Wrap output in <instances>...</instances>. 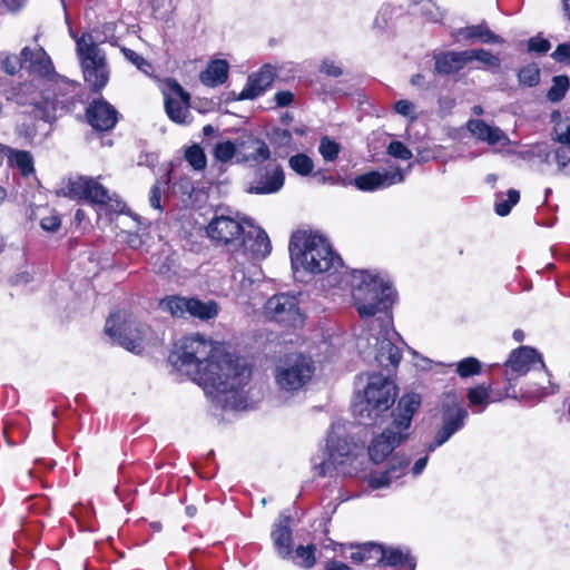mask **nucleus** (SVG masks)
<instances>
[{"label":"nucleus","mask_w":570,"mask_h":570,"mask_svg":"<svg viewBox=\"0 0 570 570\" xmlns=\"http://www.w3.org/2000/svg\"><path fill=\"white\" fill-rule=\"evenodd\" d=\"M169 360L224 407L235 411L249 407L244 387L252 371L244 358L226 353L197 334L184 337Z\"/></svg>","instance_id":"obj_1"},{"label":"nucleus","mask_w":570,"mask_h":570,"mask_svg":"<svg viewBox=\"0 0 570 570\" xmlns=\"http://www.w3.org/2000/svg\"><path fill=\"white\" fill-rule=\"evenodd\" d=\"M354 306L362 318L385 314L377 334L357 340V348L364 358L373 357L381 367L397 366L402 358L397 342L401 336L391 327L392 318L387 314L395 301V292L390 281L380 273L354 271L351 276Z\"/></svg>","instance_id":"obj_2"},{"label":"nucleus","mask_w":570,"mask_h":570,"mask_svg":"<svg viewBox=\"0 0 570 570\" xmlns=\"http://www.w3.org/2000/svg\"><path fill=\"white\" fill-rule=\"evenodd\" d=\"M207 237L216 245L225 247L232 253L229 264L240 265L234 267L232 277L238 282L239 292L247 296L254 281L245 275L246 259H264L272 249L268 235L264 229L254 226L250 219L235 216L228 210H216L206 226Z\"/></svg>","instance_id":"obj_3"},{"label":"nucleus","mask_w":570,"mask_h":570,"mask_svg":"<svg viewBox=\"0 0 570 570\" xmlns=\"http://www.w3.org/2000/svg\"><path fill=\"white\" fill-rule=\"evenodd\" d=\"M293 268L302 267L309 273H325L342 266V259L334 253L328 240L318 234L297 232L289 242Z\"/></svg>","instance_id":"obj_4"},{"label":"nucleus","mask_w":570,"mask_h":570,"mask_svg":"<svg viewBox=\"0 0 570 570\" xmlns=\"http://www.w3.org/2000/svg\"><path fill=\"white\" fill-rule=\"evenodd\" d=\"M421 404V397L416 393L403 395L396 409L392 412V423L376 435L370 448L368 455L375 463H380L393 452V450L410 436L413 416Z\"/></svg>","instance_id":"obj_5"},{"label":"nucleus","mask_w":570,"mask_h":570,"mask_svg":"<svg viewBox=\"0 0 570 570\" xmlns=\"http://www.w3.org/2000/svg\"><path fill=\"white\" fill-rule=\"evenodd\" d=\"M70 36L76 42V55L86 83L91 91L99 92L110 77L106 52L99 47L101 41L92 32L78 36L70 31Z\"/></svg>","instance_id":"obj_6"},{"label":"nucleus","mask_w":570,"mask_h":570,"mask_svg":"<svg viewBox=\"0 0 570 570\" xmlns=\"http://www.w3.org/2000/svg\"><path fill=\"white\" fill-rule=\"evenodd\" d=\"M396 397V386L386 376L373 374L368 377L364 394H358L352 410L360 424L376 423L380 414L391 407Z\"/></svg>","instance_id":"obj_7"},{"label":"nucleus","mask_w":570,"mask_h":570,"mask_svg":"<svg viewBox=\"0 0 570 570\" xmlns=\"http://www.w3.org/2000/svg\"><path fill=\"white\" fill-rule=\"evenodd\" d=\"M58 194L72 200H86L90 204L108 206L115 212H121L124 207L120 200L114 199L105 186L96 178L88 176L76 175L63 179Z\"/></svg>","instance_id":"obj_8"},{"label":"nucleus","mask_w":570,"mask_h":570,"mask_svg":"<svg viewBox=\"0 0 570 570\" xmlns=\"http://www.w3.org/2000/svg\"><path fill=\"white\" fill-rule=\"evenodd\" d=\"M314 362L303 354H289L278 362L274 371L275 384L284 393L302 390L313 377Z\"/></svg>","instance_id":"obj_9"},{"label":"nucleus","mask_w":570,"mask_h":570,"mask_svg":"<svg viewBox=\"0 0 570 570\" xmlns=\"http://www.w3.org/2000/svg\"><path fill=\"white\" fill-rule=\"evenodd\" d=\"M442 426L436 432L434 441L430 443L426 451L433 452L444 444L451 436L461 430L468 417V411L462 405L461 397L455 393H446L441 405Z\"/></svg>","instance_id":"obj_10"},{"label":"nucleus","mask_w":570,"mask_h":570,"mask_svg":"<svg viewBox=\"0 0 570 570\" xmlns=\"http://www.w3.org/2000/svg\"><path fill=\"white\" fill-rule=\"evenodd\" d=\"M105 332L120 346L130 352L138 353L141 350L142 325L125 312H117L109 316Z\"/></svg>","instance_id":"obj_11"},{"label":"nucleus","mask_w":570,"mask_h":570,"mask_svg":"<svg viewBox=\"0 0 570 570\" xmlns=\"http://www.w3.org/2000/svg\"><path fill=\"white\" fill-rule=\"evenodd\" d=\"M265 316L286 327H298L304 323V314L296 295L279 293L269 297L264 305Z\"/></svg>","instance_id":"obj_12"},{"label":"nucleus","mask_w":570,"mask_h":570,"mask_svg":"<svg viewBox=\"0 0 570 570\" xmlns=\"http://www.w3.org/2000/svg\"><path fill=\"white\" fill-rule=\"evenodd\" d=\"M530 371H543L547 375L542 356L530 346H521L512 351L504 363V376L508 389L512 387L519 377Z\"/></svg>","instance_id":"obj_13"},{"label":"nucleus","mask_w":570,"mask_h":570,"mask_svg":"<svg viewBox=\"0 0 570 570\" xmlns=\"http://www.w3.org/2000/svg\"><path fill=\"white\" fill-rule=\"evenodd\" d=\"M21 56L23 68L27 69L29 73L45 78L49 81H55V87L59 90L66 87H71V85L65 79H57L52 61L42 47H23L21 49Z\"/></svg>","instance_id":"obj_14"},{"label":"nucleus","mask_w":570,"mask_h":570,"mask_svg":"<svg viewBox=\"0 0 570 570\" xmlns=\"http://www.w3.org/2000/svg\"><path fill=\"white\" fill-rule=\"evenodd\" d=\"M163 92L169 119L177 124H188L190 121L189 94L174 79L165 82Z\"/></svg>","instance_id":"obj_15"},{"label":"nucleus","mask_w":570,"mask_h":570,"mask_svg":"<svg viewBox=\"0 0 570 570\" xmlns=\"http://www.w3.org/2000/svg\"><path fill=\"white\" fill-rule=\"evenodd\" d=\"M325 458L317 462L313 459L314 470L320 476L331 475L333 470L343 465L351 455V444L334 433L326 441Z\"/></svg>","instance_id":"obj_16"},{"label":"nucleus","mask_w":570,"mask_h":570,"mask_svg":"<svg viewBox=\"0 0 570 570\" xmlns=\"http://www.w3.org/2000/svg\"><path fill=\"white\" fill-rule=\"evenodd\" d=\"M404 180V174L400 168L395 170H373L354 178V185L363 191H374L376 189L390 187Z\"/></svg>","instance_id":"obj_17"},{"label":"nucleus","mask_w":570,"mask_h":570,"mask_svg":"<svg viewBox=\"0 0 570 570\" xmlns=\"http://www.w3.org/2000/svg\"><path fill=\"white\" fill-rule=\"evenodd\" d=\"M87 119L92 128L101 131L110 130L118 121V112L104 99L94 100L87 108Z\"/></svg>","instance_id":"obj_18"},{"label":"nucleus","mask_w":570,"mask_h":570,"mask_svg":"<svg viewBox=\"0 0 570 570\" xmlns=\"http://www.w3.org/2000/svg\"><path fill=\"white\" fill-rule=\"evenodd\" d=\"M271 158L267 144L256 137L239 138L238 164L257 166Z\"/></svg>","instance_id":"obj_19"},{"label":"nucleus","mask_w":570,"mask_h":570,"mask_svg":"<svg viewBox=\"0 0 570 570\" xmlns=\"http://www.w3.org/2000/svg\"><path fill=\"white\" fill-rule=\"evenodd\" d=\"M284 181V170L279 165H276L266 168L265 171L257 177L256 181L248 187L247 191L257 195L274 194L283 188Z\"/></svg>","instance_id":"obj_20"},{"label":"nucleus","mask_w":570,"mask_h":570,"mask_svg":"<svg viewBox=\"0 0 570 570\" xmlns=\"http://www.w3.org/2000/svg\"><path fill=\"white\" fill-rule=\"evenodd\" d=\"M275 78L272 67L265 66L258 72L248 76L247 82L239 92L238 100H248L259 97L267 88L271 87Z\"/></svg>","instance_id":"obj_21"},{"label":"nucleus","mask_w":570,"mask_h":570,"mask_svg":"<svg viewBox=\"0 0 570 570\" xmlns=\"http://www.w3.org/2000/svg\"><path fill=\"white\" fill-rule=\"evenodd\" d=\"M554 136L556 141L559 142L553 153L558 173L570 177V125L564 128L558 125L554 128Z\"/></svg>","instance_id":"obj_22"},{"label":"nucleus","mask_w":570,"mask_h":570,"mask_svg":"<svg viewBox=\"0 0 570 570\" xmlns=\"http://www.w3.org/2000/svg\"><path fill=\"white\" fill-rule=\"evenodd\" d=\"M291 515L282 513L278 522L274 524L272 530V539L277 553L282 558H288L293 552V538L289 528Z\"/></svg>","instance_id":"obj_23"},{"label":"nucleus","mask_w":570,"mask_h":570,"mask_svg":"<svg viewBox=\"0 0 570 570\" xmlns=\"http://www.w3.org/2000/svg\"><path fill=\"white\" fill-rule=\"evenodd\" d=\"M452 37L456 42L478 40L482 43H503L504 40L492 32L485 22L459 28L452 31Z\"/></svg>","instance_id":"obj_24"},{"label":"nucleus","mask_w":570,"mask_h":570,"mask_svg":"<svg viewBox=\"0 0 570 570\" xmlns=\"http://www.w3.org/2000/svg\"><path fill=\"white\" fill-rule=\"evenodd\" d=\"M466 128L476 139L491 146L509 142L508 136L499 127L490 126L482 119H470L466 122Z\"/></svg>","instance_id":"obj_25"},{"label":"nucleus","mask_w":570,"mask_h":570,"mask_svg":"<svg viewBox=\"0 0 570 570\" xmlns=\"http://www.w3.org/2000/svg\"><path fill=\"white\" fill-rule=\"evenodd\" d=\"M468 63V52L448 51L435 56V71L441 75H450L461 70Z\"/></svg>","instance_id":"obj_26"},{"label":"nucleus","mask_w":570,"mask_h":570,"mask_svg":"<svg viewBox=\"0 0 570 570\" xmlns=\"http://www.w3.org/2000/svg\"><path fill=\"white\" fill-rule=\"evenodd\" d=\"M409 463L407 460H399L391 463L386 471L372 474L368 479L370 487L372 489H381L390 485L392 481L405 474Z\"/></svg>","instance_id":"obj_27"},{"label":"nucleus","mask_w":570,"mask_h":570,"mask_svg":"<svg viewBox=\"0 0 570 570\" xmlns=\"http://www.w3.org/2000/svg\"><path fill=\"white\" fill-rule=\"evenodd\" d=\"M228 77V65L224 60L212 61L200 73V80L208 87H216L226 81Z\"/></svg>","instance_id":"obj_28"},{"label":"nucleus","mask_w":570,"mask_h":570,"mask_svg":"<svg viewBox=\"0 0 570 570\" xmlns=\"http://www.w3.org/2000/svg\"><path fill=\"white\" fill-rule=\"evenodd\" d=\"M67 102L68 100L59 99L57 94H55L53 97L47 95L43 97V101L35 104V116L47 122H51L56 119L57 109L65 107Z\"/></svg>","instance_id":"obj_29"},{"label":"nucleus","mask_w":570,"mask_h":570,"mask_svg":"<svg viewBox=\"0 0 570 570\" xmlns=\"http://www.w3.org/2000/svg\"><path fill=\"white\" fill-rule=\"evenodd\" d=\"M219 307L215 301H200L198 298H189L188 315L202 321H209L218 315Z\"/></svg>","instance_id":"obj_30"},{"label":"nucleus","mask_w":570,"mask_h":570,"mask_svg":"<svg viewBox=\"0 0 570 570\" xmlns=\"http://www.w3.org/2000/svg\"><path fill=\"white\" fill-rule=\"evenodd\" d=\"M373 549L375 554L380 556L379 561L385 566L396 567L409 562L411 569L413 570L414 568V563L409 556L400 549H382L380 546H373Z\"/></svg>","instance_id":"obj_31"},{"label":"nucleus","mask_w":570,"mask_h":570,"mask_svg":"<svg viewBox=\"0 0 570 570\" xmlns=\"http://www.w3.org/2000/svg\"><path fill=\"white\" fill-rule=\"evenodd\" d=\"M159 308L175 317H185L188 315L189 298L171 295L159 302Z\"/></svg>","instance_id":"obj_32"},{"label":"nucleus","mask_w":570,"mask_h":570,"mask_svg":"<svg viewBox=\"0 0 570 570\" xmlns=\"http://www.w3.org/2000/svg\"><path fill=\"white\" fill-rule=\"evenodd\" d=\"M239 139L235 142L222 140L215 144L213 148L214 158L223 164L229 163L235 158L238 164Z\"/></svg>","instance_id":"obj_33"},{"label":"nucleus","mask_w":570,"mask_h":570,"mask_svg":"<svg viewBox=\"0 0 570 570\" xmlns=\"http://www.w3.org/2000/svg\"><path fill=\"white\" fill-rule=\"evenodd\" d=\"M491 397V386L476 385L469 390L468 400L470 405L473 407H478V412H482L485 410L487 405L490 402Z\"/></svg>","instance_id":"obj_34"},{"label":"nucleus","mask_w":570,"mask_h":570,"mask_svg":"<svg viewBox=\"0 0 570 570\" xmlns=\"http://www.w3.org/2000/svg\"><path fill=\"white\" fill-rule=\"evenodd\" d=\"M520 199V193L517 189H509L507 194V198H504L503 194L497 195L495 200V213L499 216H507L512 207L518 204Z\"/></svg>","instance_id":"obj_35"},{"label":"nucleus","mask_w":570,"mask_h":570,"mask_svg":"<svg viewBox=\"0 0 570 570\" xmlns=\"http://www.w3.org/2000/svg\"><path fill=\"white\" fill-rule=\"evenodd\" d=\"M9 161L12 166L17 167L23 176H28L33 173L32 156L28 151H13L9 156Z\"/></svg>","instance_id":"obj_36"},{"label":"nucleus","mask_w":570,"mask_h":570,"mask_svg":"<svg viewBox=\"0 0 570 570\" xmlns=\"http://www.w3.org/2000/svg\"><path fill=\"white\" fill-rule=\"evenodd\" d=\"M468 52V63L476 60L481 62L487 68H495L498 69L501 65V60L499 57L492 55L491 52L484 49H469Z\"/></svg>","instance_id":"obj_37"},{"label":"nucleus","mask_w":570,"mask_h":570,"mask_svg":"<svg viewBox=\"0 0 570 570\" xmlns=\"http://www.w3.org/2000/svg\"><path fill=\"white\" fill-rule=\"evenodd\" d=\"M0 67L10 76L17 75L23 68L21 53L17 56L7 51L0 52Z\"/></svg>","instance_id":"obj_38"},{"label":"nucleus","mask_w":570,"mask_h":570,"mask_svg":"<svg viewBox=\"0 0 570 570\" xmlns=\"http://www.w3.org/2000/svg\"><path fill=\"white\" fill-rule=\"evenodd\" d=\"M288 166L299 176H307L314 169V163L305 154H296L288 159Z\"/></svg>","instance_id":"obj_39"},{"label":"nucleus","mask_w":570,"mask_h":570,"mask_svg":"<svg viewBox=\"0 0 570 570\" xmlns=\"http://www.w3.org/2000/svg\"><path fill=\"white\" fill-rule=\"evenodd\" d=\"M570 87V80L567 76H556L552 79V86L549 89L547 97L550 101H560Z\"/></svg>","instance_id":"obj_40"},{"label":"nucleus","mask_w":570,"mask_h":570,"mask_svg":"<svg viewBox=\"0 0 570 570\" xmlns=\"http://www.w3.org/2000/svg\"><path fill=\"white\" fill-rule=\"evenodd\" d=\"M519 83L525 87H534L540 82V69L535 63L522 67L518 72Z\"/></svg>","instance_id":"obj_41"},{"label":"nucleus","mask_w":570,"mask_h":570,"mask_svg":"<svg viewBox=\"0 0 570 570\" xmlns=\"http://www.w3.org/2000/svg\"><path fill=\"white\" fill-rule=\"evenodd\" d=\"M414 13L422 14L428 20L436 21L440 17L439 9L432 0H412Z\"/></svg>","instance_id":"obj_42"},{"label":"nucleus","mask_w":570,"mask_h":570,"mask_svg":"<svg viewBox=\"0 0 570 570\" xmlns=\"http://www.w3.org/2000/svg\"><path fill=\"white\" fill-rule=\"evenodd\" d=\"M318 151L325 161H334L341 151V146L335 140L324 136L320 140Z\"/></svg>","instance_id":"obj_43"},{"label":"nucleus","mask_w":570,"mask_h":570,"mask_svg":"<svg viewBox=\"0 0 570 570\" xmlns=\"http://www.w3.org/2000/svg\"><path fill=\"white\" fill-rule=\"evenodd\" d=\"M481 372V362L475 357H466L456 363V373L461 377H469Z\"/></svg>","instance_id":"obj_44"},{"label":"nucleus","mask_w":570,"mask_h":570,"mask_svg":"<svg viewBox=\"0 0 570 570\" xmlns=\"http://www.w3.org/2000/svg\"><path fill=\"white\" fill-rule=\"evenodd\" d=\"M186 160L196 170H203L207 165V159L204 150L198 146L194 145L186 150Z\"/></svg>","instance_id":"obj_45"},{"label":"nucleus","mask_w":570,"mask_h":570,"mask_svg":"<svg viewBox=\"0 0 570 570\" xmlns=\"http://www.w3.org/2000/svg\"><path fill=\"white\" fill-rule=\"evenodd\" d=\"M295 558L298 559L296 563L304 568H311L315 563V546L307 547L299 546L295 550Z\"/></svg>","instance_id":"obj_46"},{"label":"nucleus","mask_w":570,"mask_h":570,"mask_svg":"<svg viewBox=\"0 0 570 570\" xmlns=\"http://www.w3.org/2000/svg\"><path fill=\"white\" fill-rule=\"evenodd\" d=\"M121 52L124 53V57L131 62L134 66L137 67L140 71L145 73H149L151 69V65L139 53L136 51L129 49V48H121Z\"/></svg>","instance_id":"obj_47"},{"label":"nucleus","mask_w":570,"mask_h":570,"mask_svg":"<svg viewBox=\"0 0 570 570\" xmlns=\"http://www.w3.org/2000/svg\"><path fill=\"white\" fill-rule=\"evenodd\" d=\"M387 154L394 158L409 160L412 158V151L401 141L393 140L387 146Z\"/></svg>","instance_id":"obj_48"},{"label":"nucleus","mask_w":570,"mask_h":570,"mask_svg":"<svg viewBox=\"0 0 570 570\" xmlns=\"http://www.w3.org/2000/svg\"><path fill=\"white\" fill-rule=\"evenodd\" d=\"M550 42L548 39L541 37H532L528 42L529 51H534L538 53H544L550 50Z\"/></svg>","instance_id":"obj_49"},{"label":"nucleus","mask_w":570,"mask_h":570,"mask_svg":"<svg viewBox=\"0 0 570 570\" xmlns=\"http://www.w3.org/2000/svg\"><path fill=\"white\" fill-rule=\"evenodd\" d=\"M320 71L330 77H334V78H337V77L342 76V73H343L342 68L338 65H336L335 61H333L332 59H328V58H325L322 61Z\"/></svg>","instance_id":"obj_50"},{"label":"nucleus","mask_w":570,"mask_h":570,"mask_svg":"<svg viewBox=\"0 0 570 570\" xmlns=\"http://www.w3.org/2000/svg\"><path fill=\"white\" fill-rule=\"evenodd\" d=\"M551 57L560 63H570V43H561L552 52Z\"/></svg>","instance_id":"obj_51"},{"label":"nucleus","mask_w":570,"mask_h":570,"mask_svg":"<svg viewBox=\"0 0 570 570\" xmlns=\"http://www.w3.org/2000/svg\"><path fill=\"white\" fill-rule=\"evenodd\" d=\"M374 544L360 547L356 549V551H353L350 556L351 560L358 563L366 561L371 558V553H375V550L373 549Z\"/></svg>","instance_id":"obj_52"},{"label":"nucleus","mask_w":570,"mask_h":570,"mask_svg":"<svg viewBox=\"0 0 570 570\" xmlns=\"http://www.w3.org/2000/svg\"><path fill=\"white\" fill-rule=\"evenodd\" d=\"M394 110L404 117H411V119H415V115H414L415 107L409 100L402 99V100L396 101L394 105Z\"/></svg>","instance_id":"obj_53"},{"label":"nucleus","mask_w":570,"mask_h":570,"mask_svg":"<svg viewBox=\"0 0 570 570\" xmlns=\"http://www.w3.org/2000/svg\"><path fill=\"white\" fill-rule=\"evenodd\" d=\"M272 140L279 146H288L292 142V134L287 129H274L272 131Z\"/></svg>","instance_id":"obj_54"},{"label":"nucleus","mask_w":570,"mask_h":570,"mask_svg":"<svg viewBox=\"0 0 570 570\" xmlns=\"http://www.w3.org/2000/svg\"><path fill=\"white\" fill-rule=\"evenodd\" d=\"M61 225V220L58 215H49L47 217L41 218L40 226L42 229L47 232H56Z\"/></svg>","instance_id":"obj_55"},{"label":"nucleus","mask_w":570,"mask_h":570,"mask_svg":"<svg viewBox=\"0 0 570 570\" xmlns=\"http://www.w3.org/2000/svg\"><path fill=\"white\" fill-rule=\"evenodd\" d=\"M278 107L289 106L294 101V95L291 91H278L274 97Z\"/></svg>","instance_id":"obj_56"},{"label":"nucleus","mask_w":570,"mask_h":570,"mask_svg":"<svg viewBox=\"0 0 570 570\" xmlns=\"http://www.w3.org/2000/svg\"><path fill=\"white\" fill-rule=\"evenodd\" d=\"M161 190L158 184L154 185L150 190L149 203L155 209H161L160 205Z\"/></svg>","instance_id":"obj_57"},{"label":"nucleus","mask_w":570,"mask_h":570,"mask_svg":"<svg viewBox=\"0 0 570 570\" xmlns=\"http://www.w3.org/2000/svg\"><path fill=\"white\" fill-rule=\"evenodd\" d=\"M428 453H430L428 451ZM428 461H429V454H426L425 456L423 458H420L413 465L412 468V473L413 475H419L423 472V470L425 469L426 464H428Z\"/></svg>","instance_id":"obj_58"},{"label":"nucleus","mask_w":570,"mask_h":570,"mask_svg":"<svg viewBox=\"0 0 570 570\" xmlns=\"http://www.w3.org/2000/svg\"><path fill=\"white\" fill-rule=\"evenodd\" d=\"M3 2L10 11H18L27 3V0H3Z\"/></svg>","instance_id":"obj_59"},{"label":"nucleus","mask_w":570,"mask_h":570,"mask_svg":"<svg viewBox=\"0 0 570 570\" xmlns=\"http://www.w3.org/2000/svg\"><path fill=\"white\" fill-rule=\"evenodd\" d=\"M325 570H351V568L343 562L332 560L326 563Z\"/></svg>","instance_id":"obj_60"},{"label":"nucleus","mask_w":570,"mask_h":570,"mask_svg":"<svg viewBox=\"0 0 570 570\" xmlns=\"http://www.w3.org/2000/svg\"><path fill=\"white\" fill-rule=\"evenodd\" d=\"M439 104H440V108L442 110H450L453 108L455 102H454V99L444 97V98H440Z\"/></svg>","instance_id":"obj_61"},{"label":"nucleus","mask_w":570,"mask_h":570,"mask_svg":"<svg viewBox=\"0 0 570 570\" xmlns=\"http://www.w3.org/2000/svg\"><path fill=\"white\" fill-rule=\"evenodd\" d=\"M7 99L8 100H13L16 101L18 105H24L27 104V99H24L23 97L20 96V94L18 92H11L7 96Z\"/></svg>","instance_id":"obj_62"},{"label":"nucleus","mask_w":570,"mask_h":570,"mask_svg":"<svg viewBox=\"0 0 570 570\" xmlns=\"http://www.w3.org/2000/svg\"><path fill=\"white\" fill-rule=\"evenodd\" d=\"M423 79L424 77L420 73L417 75H414L412 78H411V83L413 86H421L423 83Z\"/></svg>","instance_id":"obj_63"},{"label":"nucleus","mask_w":570,"mask_h":570,"mask_svg":"<svg viewBox=\"0 0 570 570\" xmlns=\"http://www.w3.org/2000/svg\"><path fill=\"white\" fill-rule=\"evenodd\" d=\"M562 3H563V10H564L568 19L570 20V0H562Z\"/></svg>","instance_id":"obj_64"}]
</instances>
